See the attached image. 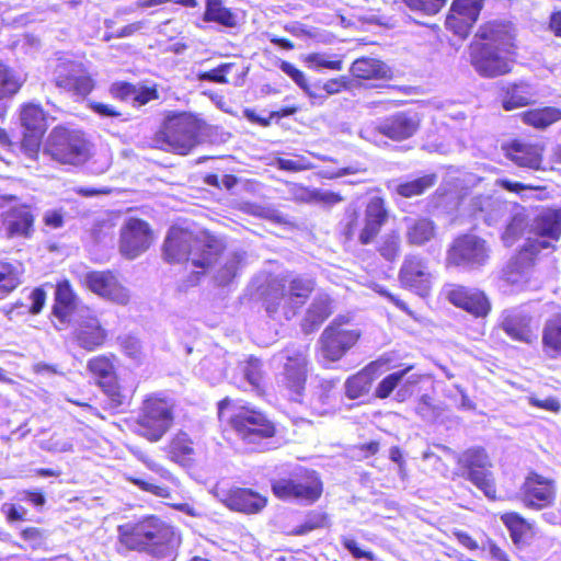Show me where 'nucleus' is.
I'll return each instance as SVG.
<instances>
[{"mask_svg": "<svg viewBox=\"0 0 561 561\" xmlns=\"http://www.w3.org/2000/svg\"><path fill=\"white\" fill-rule=\"evenodd\" d=\"M117 533L128 550L147 553L153 561H175L182 541L175 527L154 515L119 525Z\"/></svg>", "mask_w": 561, "mask_h": 561, "instance_id": "1", "label": "nucleus"}, {"mask_svg": "<svg viewBox=\"0 0 561 561\" xmlns=\"http://www.w3.org/2000/svg\"><path fill=\"white\" fill-rule=\"evenodd\" d=\"M519 253L512 260L504 276L507 283L523 287L530 277L535 256L545 249L552 248V241L561 236V208L542 209L534 219L531 229Z\"/></svg>", "mask_w": 561, "mask_h": 561, "instance_id": "2", "label": "nucleus"}, {"mask_svg": "<svg viewBox=\"0 0 561 561\" xmlns=\"http://www.w3.org/2000/svg\"><path fill=\"white\" fill-rule=\"evenodd\" d=\"M224 241L208 232H192L172 227L164 241V257L170 263L191 262L195 274L205 273L221 255Z\"/></svg>", "mask_w": 561, "mask_h": 561, "instance_id": "3", "label": "nucleus"}, {"mask_svg": "<svg viewBox=\"0 0 561 561\" xmlns=\"http://www.w3.org/2000/svg\"><path fill=\"white\" fill-rule=\"evenodd\" d=\"M314 282L307 276H293L273 280L264 297L265 310L276 321L293 319L314 289Z\"/></svg>", "mask_w": 561, "mask_h": 561, "instance_id": "4", "label": "nucleus"}, {"mask_svg": "<svg viewBox=\"0 0 561 561\" xmlns=\"http://www.w3.org/2000/svg\"><path fill=\"white\" fill-rule=\"evenodd\" d=\"M220 420H228L238 437L253 450H262L263 440L275 435L274 424L264 414L229 398L218 403Z\"/></svg>", "mask_w": 561, "mask_h": 561, "instance_id": "5", "label": "nucleus"}, {"mask_svg": "<svg viewBox=\"0 0 561 561\" xmlns=\"http://www.w3.org/2000/svg\"><path fill=\"white\" fill-rule=\"evenodd\" d=\"M210 126L191 113L168 117L157 139L161 148L180 154L188 153L208 136Z\"/></svg>", "mask_w": 561, "mask_h": 561, "instance_id": "6", "label": "nucleus"}, {"mask_svg": "<svg viewBox=\"0 0 561 561\" xmlns=\"http://www.w3.org/2000/svg\"><path fill=\"white\" fill-rule=\"evenodd\" d=\"M271 486L277 499L302 505L313 504L323 491L319 474L305 468H297L287 477L274 479Z\"/></svg>", "mask_w": 561, "mask_h": 561, "instance_id": "7", "label": "nucleus"}, {"mask_svg": "<svg viewBox=\"0 0 561 561\" xmlns=\"http://www.w3.org/2000/svg\"><path fill=\"white\" fill-rule=\"evenodd\" d=\"M172 423V401L161 393H154L144 400L134 431L139 436L154 443L164 436Z\"/></svg>", "mask_w": 561, "mask_h": 561, "instance_id": "8", "label": "nucleus"}, {"mask_svg": "<svg viewBox=\"0 0 561 561\" xmlns=\"http://www.w3.org/2000/svg\"><path fill=\"white\" fill-rule=\"evenodd\" d=\"M420 127L419 115L414 112H398L382 119L365 124L360 138L376 145H387L385 138L404 140L412 137Z\"/></svg>", "mask_w": 561, "mask_h": 561, "instance_id": "9", "label": "nucleus"}, {"mask_svg": "<svg viewBox=\"0 0 561 561\" xmlns=\"http://www.w3.org/2000/svg\"><path fill=\"white\" fill-rule=\"evenodd\" d=\"M44 153L57 162L78 165L88 160L89 147L81 131L56 127L46 140Z\"/></svg>", "mask_w": 561, "mask_h": 561, "instance_id": "10", "label": "nucleus"}, {"mask_svg": "<svg viewBox=\"0 0 561 561\" xmlns=\"http://www.w3.org/2000/svg\"><path fill=\"white\" fill-rule=\"evenodd\" d=\"M444 450L450 454L457 463L466 470V478L491 500L495 499L496 488L491 471V460L481 447H472L461 454H456L448 447Z\"/></svg>", "mask_w": 561, "mask_h": 561, "instance_id": "11", "label": "nucleus"}, {"mask_svg": "<svg viewBox=\"0 0 561 561\" xmlns=\"http://www.w3.org/2000/svg\"><path fill=\"white\" fill-rule=\"evenodd\" d=\"M386 218L387 211L383 201L379 197H374L366 207L363 222L359 220V216L355 210L346 214L342 222V232L347 240H352L358 234V240L362 244H369L378 234Z\"/></svg>", "mask_w": 561, "mask_h": 561, "instance_id": "12", "label": "nucleus"}, {"mask_svg": "<svg viewBox=\"0 0 561 561\" xmlns=\"http://www.w3.org/2000/svg\"><path fill=\"white\" fill-rule=\"evenodd\" d=\"M347 322L346 317H336L322 332L321 356L328 362L341 359L357 343L360 332L347 328Z\"/></svg>", "mask_w": 561, "mask_h": 561, "instance_id": "13", "label": "nucleus"}, {"mask_svg": "<svg viewBox=\"0 0 561 561\" xmlns=\"http://www.w3.org/2000/svg\"><path fill=\"white\" fill-rule=\"evenodd\" d=\"M70 321L73 328V339L80 347L91 352L104 344L107 331L91 309L79 308Z\"/></svg>", "mask_w": 561, "mask_h": 561, "instance_id": "14", "label": "nucleus"}, {"mask_svg": "<svg viewBox=\"0 0 561 561\" xmlns=\"http://www.w3.org/2000/svg\"><path fill=\"white\" fill-rule=\"evenodd\" d=\"M485 241L473 234L457 238L447 253L448 264L476 268L488 260Z\"/></svg>", "mask_w": 561, "mask_h": 561, "instance_id": "15", "label": "nucleus"}, {"mask_svg": "<svg viewBox=\"0 0 561 561\" xmlns=\"http://www.w3.org/2000/svg\"><path fill=\"white\" fill-rule=\"evenodd\" d=\"M152 242L149 225L137 218L126 220L121 229L119 250L127 259H135L145 252Z\"/></svg>", "mask_w": 561, "mask_h": 561, "instance_id": "16", "label": "nucleus"}, {"mask_svg": "<svg viewBox=\"0 0 561 561\" xmlns=\"http://www.w3.org/2000/svg\"><path fill=\"white\" fill-rule=\"evenodd\" d=\"M84 285L95 295L116 302L127 305L129 291L124 287L116 275L111 271H91L84 275Z\"/></svg>", "mask_w": 561, "mask_h": 561, "instance_id": "17", "label": "nucleus"}, {"mask_svg": "<svg viewBox=\"0 0 561 561\" xmlns=\"http://www.w3.org/2000/svg\"><path fill=\"white\" fill-rule=\"evenodd\" d=\"M519 495L526 507L535 510L545 508L554 501V481L531 472L526 477L520 488Z\"/></svg>", "mask_w": 561, "mask_h": 561, "instance_id": "18", "label": "nucleus"}, {"mask_svg": "<svg viewBox=\"0 0 561 561\" xmlns=\"http://www.w3.org/2000/svg\"><path fill=\"white\" fill-rule=\"evenodd\" d=\"M399 279L403 287L424 297L430 293L433 275L423 257L408 255L400 268Z\"/></svg>", "mask_w": 561, "mask_h": 561, "instance_id": "19", "label": "nucleus"}, {"mask_svg": "<svg viewBox=\"0 0 561 561\" xmlns=\"http://www.w3.org/2000/svg\"><path fill=\"white\" fill-rule=\"evenodd\" d=\"M444 295L450 304L476 317H485L491 309L485 295L476 288L449 284L444 287Z\"/></svg>", "mask_w": 561, "mask_h": 561, "instance_id": "20", "label": "nucleus"}, {"mask_svg": "<svg viewBox=\"0 0 561 561\" xmlns=\"http://www.w3.org/2000/svg\"><path fill=\"white\" fill-rule=\"evenodd\" d=\"M307 355L302 350L286 351L283 383L290 399L300 401L307 380Z\"/></svg>", "mask_w": 561, "mask_h": 561, "instance_id": "21", "label": "nucleus"}, {"mask_svg": "<svg viewBox=\"0 0 561 561\" xmlns=\"http://www.w3.org/2000/svg\"><path fill=\"white\" fill-rule=\"evenodd\" d=\"M21 123L26 130L23 138V147L27 154L33 157L37 153L41 138L47 128L46 115L39 105L26 104L21 111Z\"/></svg>", "mask_w": 561, "mask_h": 561, "instance_id": "22", "label": "nucleus"}, {"mask_svg": "<svg viewBox=\"0 0 561 561\" xmlns=\"http://www.w3.org/2000/svg\"><path fill=\"white\" fill-rule=\"evenodd\" d=\"M531 314L524 307L508 308L500 316L501 329L514 341L531 343L536 335L531 329Z\"/></svg>", "mask_w": 561, "mask_h": 561, "instance_id": "23", "label": "nucleus"}, {"mask_svg": "<svg viewBox=\"0 0 561 561\" xmlns=\"http://www.w3.org/2000/svg\"><path fill=\"white\" fill-rule=\"evenodd\" d=\"M512 56L513 53L480 46L472 55V65L481 76L493 78L511 71Z\"/></svg>", "mask_w": 561, "mask_h": 561, "instance_id": "24", "label": "nucleus"}, {"mask_svg": "<svg viewBox=\"0 0 561 561\" xmlns=\"http://www.w3.org/2000/svg\"><path fill=\"white\" fill-rule=\"evenodd\" d=\"M55 82L57 87L82 96L89 94L93 89L92 79L82 66L75 61H61L56 66Z\"/></svg>", "mask_w": 561, "mask_h": 561, "instance_id": "25", "label": "nucleus"}, {"mask_svg": "<svg viewBox=\"0 0 561 561\" xmlns=\"http://www.w3.org/2000/svg\"><path fill=\"white\" fill-rule=\"evenodd\" d=\"M483 7V0H454L446 25L455 34L466 37L477 22Z\"/></svg>", "mask_w": 561, "mask_h": 561, "instance_id": "26", "label": "nucleus"}, {"mask_svg": "<svg viewBox=\"0 0 561 561\" xmlns=\"http://www.w3.org/2000/svg\"><path fill=\"white\" fill-rule=\"evenodd\" d=\"M478 37L482 41L481 46L514 54V33L508 23L489 22L480 27Z\"/></svg>", "mask_w": 561, "mask_h": 561, "instance_id": "27", "label": "nucleus"}, {"mask_svg": "<svg viewBox=\"0 0 561 561\" xmlns=\"http://www.w3.org/2000/svg\"><path fill=\"white\" fill-rule=\"evenodd\" d=\"M2 224L9 237H30L33 232L34 216L31 208L16 204L2 213Z\"/></svg>", "mask_w": 561, "mask_h": 561, "instance_id": "28", "label": "nucleus"}, {"mask_svg": "<svg viewBox=\"0 0 561 561\" xmlns=\"http://www.w3.org/2000/svg\"><path fill=\"white\" fill-rule=\"evenodd\" d=\"M505 156L516 165L530 170L542 169L543 148L538 144L514 140L504 147Z\"/></svg>", "mask_w": 561, "mask_h": 561, "instance_id": "29", "label": "nucleus"}, {"mask_svg": "<svg viewBox=\"0 0 561 561\" xmlns=\"http://www.w3.org/2000/svg\"><path fill=\"white\" fill-rule=\"evenodd\" d=\"M411 369L412 366H409L386 376L376 388V397L379 399H386L398 388L396 399L398 401H404L405 398L410 396V387L419 381L416 376H408Z\"/></svg>", "mask_w": 561, "mask_h": 561, "instance_id": "30", "label": "nucleus"}, {"mask_svg": "<svg viewBox=\"0 0 561 561\" xmlns=\"http://www.w3.org/2000/svg\"><path fill=\"white\" fill-rule=\"evenodd\" d=\"M474 215L489 226L497 225L515 208L510 203L493 196H478L472 199Z\"/></svg>", "mask_w": 561, "mask_h": 561, "instance_id": "31", "label": "nucleus"}, {"mask_svg": "<svg viewBox=\"0 0 561 561\" xmlns=\"http://www.w3.org/2000/svg\"><path fill=\"white\" fill-rule=\"evenodd\" d=\"M536 98L531 84L525 81L507 83L502 88V106L505 111H513L529 105Z\"/></svg>", "mask_w": 561, "mask_h": 561, "instance_id": "32", "label": "nucleus"}, {"mask_svg": "<svg viewBox=\"0 0 561 561\" xmlns=\"http://www.w3.org/2000/svg\"><path fill=\"white\" fill-rule=\"evenodd\" d=\"M383 364L380 360L371 362L360 371L345 381V394L350 399H358L368 393L370 386Z\"/></svg>", "mask_w": 561, "mask_h": 561, "instance_id": "33", "label": "nucleus"}, {"mask_svg": "<svg viewBox=\"0 0 561 561\" xmlns=\"http://www.w3.org/2000/svg\"><path fill=\"white\" fill-rule=\"evenodd\" d=\"M193 445V440L186 433L179 432L167 446L168 458L181 467H192L195 460Z\"/></svg>", "mask_w": 561, "mask_h": 561, "instance_id": "34", "label": "nucleus"}, {"mask_svg": "<svg viewBox=\"0 0 561 561\" xmlns=\"http://www.w3.org/2000/svg\"><path fill=\"white\" fill-rule=\"evenodd\" d=\"M266 497L249 489H237L227 499V505L231 510L245 514L259 513L266 506Z\"/></svg>", "mask_w": 561, "mask_h": 561, "instance_id": "35", "label": "nucleus"}, {"mask_svg": "<svg viewBox=\"0 0 561 561\" xmlns=\"http://www.w3.org/2000/svg\"><path fill=\"white\" fill-rule=\"evenodd\" d=\"M332 313L331 299L327 294L317 295L309 306L302 321V331L307 334L314 332Z\"/></svg>", "mask_w": 561, "mask_h": 561, "instance_id": "36", "label": "nucleus"}, {"mask_svg": "<svg viewBox=\"0 0 561 561\" xmlns=\"http://www.w3.org/2000/svg\"><path fill=\"white\" fill-rule=\"evenodd\" d=\"M404 222L405 238L409 244L422 247L436 236V226L428 218H405Z\"/></svg>", "mask_w": 561, "mask_h": 561, "instance_id": "37", "label": "nucleus"}, {"mask_svg": "<svg viewBox=\"0 0 561 561\" xmlns=\"http://www.w3.org/2000/svg\"><path fill=\"white\" fill-rule=\"evenodd\" d=\"M351 73L363 80H387L392 77L390 68L381 60L363 57L351 66Z\"/></svg>", "mask_w": 561, "mask_h": 561, "instance_id": "38", "label": "nucleus"}, {"mask_svg": "<svg viewBox=\"0 0 561 561\" xmlns=\"http://www.w3.org/2000/svg\"><path fill=\"white\" fill-rule=\"evenodd\" d=\"M78 310L77 299L70 284L67 280L59 283L55 293V317L64 324L70 322Z\"/></svg>", "mask_w": 561, "mask_h": 561, "instance_id": "39", "label": "nucleus"}, {"mask_svg": "<svg viewBox=\"0 0 561 561\" xmlns=\"http://www.w3.org/2000/svg\"><path fill=\"white\" fill-rule=\"evenodd\" d=\"M542 352L551 359H561V316L546 321L542 329Z\"/></svg>", "mask_w": 561, "mask_h": 561, "instance_id": "40", "label": "nucleus"}, {"mask_svg": "<svg viewBox=\"0 0 561 561\" xmlns=\"http://www.w3.org/2000/svg\"><path fill=\"white\" fill-rule=\"evenodd\" d=\"M435 174H425L421 178L400 182L396 185L394 191L398 195L411 198L422 195L425 191L433 187L436 183Z\"/></svg>", "mask_w": 561, "mask_h": 561, "instance_id": "41", "label": "nucleus"}, {"mask_svg": "<svg viewBox=\"0 0 561 561\" xmlns=\"http://www.w3.org/2000/svg\"><path fill=\"white\" fill-rule=\"evenodd\" d=\"M522 119L536 128H546L561 119V111L554 107L527 111L522 114Z\"/></svg>", "mask_w": 561, "mask_h": 561, "instance_id": "42", "label": "nucleus"}, {"mask_svg": "<svg viewBox=\"0 0 561 561\" xmlns=\"http://www.w3.org/2000/svg\"><path fill=\"white\" fill-rule=\"evenodd\" d=\"M204 20L216 22L227 27H232L237 24V16L222 5L221 0H207Z\"/></svg>", "mask_w": 561, "mask_h": 561, "instance_id": "43", "label": "nucleus"}, {"mask_svg": "<svg viewBox=\"0 0 561 561\" xmlns=\"http://www.w3.org/2000/svg\"><path fill=\"white\" fill-rule=\"evenodd\" d=\"M243 254L240 252H231L225 256L224 265L218 270L215 278L219 285H228L238 274Z\"/></svg>", "mask_w": 561, "mask_h": 561, "instance_id": "44", "label": "nucleus"}, {"mask_svg": "<svg viewBox=\"0 0 561 561\" xmlns=\"http://www.w3.org/2000/svg\"><path fill=\"white\" fill-rule=\"evenodd\" d=\"M528 224L526 217L523 213L517 210L511 217L510 222L507 224L505 231L502 234L503 243L506 247H512L518 238L524 233Z\"/></svg>", "mask_w": 561, "mask_h": 561, "instance_id": "45", "label": "nucleus"}, {"mask_svg": "<svg viewBox=\"0 0 561 561\" xmlns=\"http://www.w3.org/2000/svg\"><path fill=\"white\" fill-rule=\"evenodd\" d=\"M20 283L18 267L10 263H0V299L16 288Z\"/></svg>", "mask_w": 561, "mask_h": 561, "instance_id": "46", "label": "nucleus"}, {"mask_svg": "<svg viewBox=\"0 0 561 561\" xmlns=\"http://www.w3.org/2000/svg\"><path fill=\"white\" fill-rule=\"evenodd\" d=\"M104 388V392L108 399V407L113 410H124L126 407L129 405L130 401V393L126 390H123L117 383L115 382H107L102 385Z\"/></svg>", "mask_w": 561, "mask_h": 561, "instance_id": "47", "label": "nucleus"}, {"mask_svg": "<svg viewBox=\"0 0 561 561\" xmlns=\"http://www.w3.org/2000/svg\"><path fill=\"white\" fill-rule=\"evenodd\" d=\"M22 83L20 76L0 64V99L15 94Z\"/></svg>", "mask_w": 561, "mask_h": 561, "instance_id": "48", "label": "nucleus"}, {"mask_svg": "<svg viewBox=\"0 0 561 561\" xmlns=\"http://www.w3.org/2000/svg\"><path fill=\"white\" fill-rule=\"evenodd\" d=\"M401 238L398 231H391L381 237L378 251L382 257L393 261L399 256Z\"/></svg>", "mask_w": 561, "mask_h": 561, "instance_id": "49", "label": "nucleus"}, {"mask_svg": "<svg viewBox=\"0 0 561 561\" xmlns=\"http://www.w3.org/2000/svg\"><path fill=\"white\" fill-rule=\"evenodd\" d=\"M502 520L508 528L514 543L523 542L525 535L529 531V525L515 513L505 514Z\"/></svg>", "mask_w": 561, "mask_h": 561, "instance_id": "50", "label": "nucleus"}, {"mask_svg": "<svg viewBox=\"0 0 561 561\" xmlns=\"http://www.w3.org/2000/svg\"><path fill=\"white\" fill-rule=\"evenodd\" d=\"M243 377L252 390H259L262 381V363L251 357L242 367Z\"/></svg>", "mask_w": 561, "mask_h": 561, "instance_id": "51", "label": "nucleus"}, {"mask_svg": "<svg viewBox=\"0 0 561 561\" xmlns=\"http://www.w3.org/2000/svg\"><path fill=\"white\" fill-rule=\"evenodd\" d=\"M407 7L423 15H434L445 5L446 0H403Z\"/></svg>", "mask_w": 561, "mask_h": 561, "instance_id": "52", "label": "nucleus"}, {"mask_svg": "<svg viewBox=\"0 0 561 561\" xmlns=\"http://www.w3.org/2000/svg\"><path fill=\"white\" fill-rule=\"evenodd\" d=\"M88 368L94 376L103 379L110 378L114 374L113 360L105 355L91 358L88 362Z\"/></svg>", "mask_w": 561, "mask_h": 561, "instance_id": "53", "label": "nucleus"}, {"mask_svg": "<svg viewBox=\"0 0 561 561\" xmlns=\"http://www.w3.org/2000/svg\"><path fill=\"white\" fill-rule=\"evenodd\" d=\"M233 64L230 62L221 64L215 69L205 72H199L197 75V79L199 81H209L220 84L228 83L227 75L230 73Z\"/></svg>", "mask_w": 561, "mask_h": 561, "instance_id": "54", "label": "nucleus"}, {"mask_svg": "<svg viewBox=\"0 0 561 561\" xmlns=\"http://www.w3.org/2000/svg\"><path fill=\"white\" fill-rule=\"evenodd\" d=\"M121 347L126 356L135 362H139L142 356L141 345L137 337L126 335L119 339Z\"/></svg>", "mask_w": 561, "mask_h": 561, "instance_id": "55", "label": "nucleus"}, {"mask_svg": "<svg viewBox=\"0 0 561 561\" xmlns=\"http://www.w3.org/2000/svg\"><path fill=\"white\" fill-rule=\"evenodd\" d=\"M307 62L310 68L316 70H320L322 68L331 69V70H341L342 61L341 60H329L328 57L323 54H311L307 57Z\"/></svg>", "mask_w": 561, "mask_h": 561, "instance_id": "56", "label": "nucleus"}, {"mask_svg": "<svg viewBox=\"0 0 561 561\" xmlns=\"http://www.w3.org/2000/svg\"><path fill=\"white\" fill-rule=\"evenodd\" d=\"M336 382L334 380H319L313 392L312 401H316L317 403L320 404L329 403L331 393L334 390Z\"/></svg>", "mask_w": 561, "mask_h": 561, "instance_id": "57", "label": "nucleus"}, {"mask_svg": "<svg viewBox=\"0 0 561 561\" xmlns=\"http://www.w3.org/2000/svg\"><path fill=\"white\" fill-rule=\"evenodd\" d=\"M301 89L309 96L312 105L320 106L328 98L324 89H322V83L320 82L309 84L308 81H306L305 84L301 85Z\"/></svg>", "mask_w": 561, "mask_h": 561, "instance_id": "58", "label": "nucleus"}, {"mask_svg": "<svg viewBox=\"0 0 561 561\" xmlns=\"http://www.w3.org/2000/svg\"><path fill=\"white\" fill-rule=\"evenodd\" d=\"M133 484L138 486L140 490L150 492L156 496L168 499L170 496V490L162 485H157L149 481L139 479V478H130Z\"/></svg>", "mask_w": 561, "mask_h": 561, "instance_id": "59", "label": "nucleus"}, {"mask_svg": "<svg viewBox=\"0 0 561 561\" xmlns=\"http://www.w3.org/2000/svg\"><path fill=\"white\" fill-rule=\"evenodd\" d=\"M135 88V85L127 82H116L111 87V94L122 101H133Z\"/></svg>", "mask_w": 561, "mask_h": 561, "instance_id": "60", "label": "nucleus"}, {"mask_svg": "<svg viewBox=\"0 0 561 561\" xmlns=\"http://www.w3.org/2000/svg\"><path fill=\"white\" fill-rule=\"evenodd\" d=\"M140 460L149 470L159 474L163 480H167V481H170L173 483L176 481L175 477L171 473V471H169L167 468H164L162 465L156 462L151 458H149L147 456H142L140 458Z\"/></svg>", "mask_w": 561, "mask_h": 561, "instance_id": "61", "label": "nucleus"}, {"mask_svg": "<svg viewBox=\"0 0 561 561\" xmlns=\"http://www.w3.org/2000/svg\"><path fill=\"white\" fill-rule=\"evenodd\" d=\"M350 79L346 77H340L335 79H330L322 83V89H324L327 96L340 93L343 90L348 89Z\"/></svg>", "mask_w": 561, "mask_h": 561, "instance_id": "62", "label": "nucleus"}, {"mask_svg": "<svg viewBox=\"0 0 561 561\" xmlns=\"http://www.w3.org/2000/svg\"><path fill=\"white\" fill-rule=\"evenodd\" d=\"M343 546H344V548H345L346 550H348V551L352 553V556H353L354 558H356V559L364 558V559H366V560H368V561H375V554H374L373 552H370V551H364V550H362V549L357 546L356 541H355V540H353V539H348V538L344 539V540H343Z\"/></svg>", "mask_w": 561, "mask_h": 561, "instance_id": "63", "label": "nucleus"}, {"mask_svg": "<svg viewBox=\"0 0 561 561\" xmlns=\"http://www.w3.org/2000/svg\"><path fill=\"white\" fill-rule=\"evenodd\" d=\"M279 68L284 73L289 76L300 88L307 81L305 75L288 61H282Z\"/></svg>", "mask_w": 561, "mask_h": 561, "instance_id": "64", "label": "nucleus"}]
</instances>
